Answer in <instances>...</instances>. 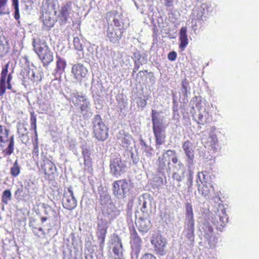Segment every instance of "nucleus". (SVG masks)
I'll return each instance as SVG.
<instances>
[{
    "label": "nucleus",
    "instance_id": "f257e3e1",
    "mask_svg": "<svg viewBox=\"0 0 259 259\" xmlns=\"http://www.w3.org/2000/svg\"><path fill=\"white\" fill-rule=\"evenodd\" d=\"M151 118L156 146L158 147L165 141V128L167 124L164 121V117L160 116L159 113L155 110H152Z\"/></svg>",
    "mask_w": 259,
    "mask_h": 259
},
{
    "label": "nucleus",
    "instance_id": "f03ea898",
    "mask_svg": "<svg viewBox=\"0 0 259 259\" xmlns=\"http://www.w3.org/2000/svg\"><path fill=\"white\" fill-rule=\"evenodd\" d=\"M9 132L6 126L0 125V151L4 156L11 155L14 149V136L9 138Z\"/></svg>",
    "mask_w": 259,
    "mask_h": 259
},
{
    "label": "nucleus",
    "instance_id": "7ed1b4c3",
    "mask_svg": "<svg viewBox=\"0 0 259 259\" xmlns=\"http://www.w3.org/2000/svg\"><path fill=\"white\" fill-rule=\"evenodd\" d=\"M32 46L35 52L42 61L44 66H48L53 60V55L46 43L34 39Z\"/></svg>",
    "mask_w": 259,
    "mask_h": 259
},
{
    "label": "nucleus",
    "instance_id": "20e7f679",
    "mask_svg": "<svg viewBox=\"0 0 259 259\" xmlns=\"http://www.w3.org/2000/svg\"><path fill=\"white\" fill-rule=\"evenodd\" d=\"M93 133L100 141H104L108 137V128L99 115L94 116L92 120Z\"/></svg>",
    "mask_w": 259,
    "mask_h": 259
},
{
    "label": "nucleus",
    "instance_id": "39448f33",
    "mask_svg": "<svg viewBox=\"0 0 259 259\" xmlns=\"http://www.w3.org/2000/svg\"><path fill=\"white\" fill-rule=\"evenodd\" d=\"M131 187L130 180L121 179L113 183V193L118 199L125 198L128 194Z\"/></svg>",
    "mask_w": 259,
    "mask_h": 259
},
{
    "label": "nucleus",
    "instance_id": "423d86ee",
    "mask_svg": "<svg viewBox=\"0 0 259 259\" xmlns=\"http://www.w3.org/2000/svg\"><path fill=\"white\" fill-rule=\"evenodd\" d=\"M110 169L111 174L116 177H120L125 172L126 164L125 161L119 156H113L110 161Z\"/></svg>",
    "mask_w": 259,
    "mask_h": 259
},
{
    "label": "nucleus",
    "instance_id": "0eeeda50",
    "mask_svg": "<svg viewBox=\"0 0 259 259\" xmlns=\"http://www.w3.org/2000/svg\"><path fill=\"white\" fill-rule=\"evenodd\" d=\"M9 63H7L2 68L0 77V96H3L6 92V89L11 90L12 85L11 81L12 79V73H8Z\"/></svg>",
    "mask_w": 259,
    "mask_h": 259
},
{
    "label": "nucleus",
    "instance_id": "6e6552de",
    "mask_svg": "<svg viewBox=\"0 0 259 259\" xmlns=\"http://www.w3.org/2000/svg\"><path fill=\"white\" fill-rule=\"evenodd\" d=\"M200 230L204 237L207 239L209 246L211 248L215 246L217 242V238L213 237V228L209 222L204 220L200 225Z\"/></svg>",
    "mask_w": 259,
    "mask_h": 259
},
{
    "label": "nucleus",
    "instance_id": "1a4fd4ad",
    "mask_svg": "<svg viewBox=\"0 0 259 259\" xmlns=\"http://www.w3.org/2000/svg\"><path fill=\"white\" fill-rule=\"evenodd\" d=\"M130 243L132 259H137L141 249L142 240L135 229L131 232Z\"/></svg>",
    "mask_w": 259,
    "mask_h": 259
},
{
    "label": "nucleus",
    "instance_id": "9d476101",
    "mask_svg": "<svg viewBox=\"0 0 259 259\" xmlns=\"http://www.w3.org/2000/svg\"><path fill=\"white\" fill-rule=\"evenodd\" d=\"M182 148L186 156V166L188 168L194 167L195 156L192 143L189 141H187L183 144Z\"/></svg>",
    "mask_w": 259,
    "mask_h": 259
},
{
    "label": "nucleus",
    "instance_id": "9b49d317",
    "mask_svg": "<svg viewBox=\"0 0 259 259\" xmlns=\"http://www.w3.org/2000/svg\"><path fill=\"white\" fill-rule=\"evenodd\" d=\"M63 207L68 210H72L77 205V201L73 195L71 187H68L67 190L65 189L62 199Z\"/></svg>",
    "mask_w": 259,
    "mask_h": 259
},
{
    "label": "nucleus",
    "instance_id": "f8f14e48",
    "mask_svg": "<svg viewBox=\"0 0 259 259\" xmlns=\"http://www.w3.org/2000/svg\"><path fill=\"white\" fill-rule=\"evenodd\" d=\"M151 243L154 246V251L157 254L163 255L165 254L166 240L161 235L157 234L153 236L151 240Z\"/></svg>",
    "mask_w": 259,
    "mask_h": 259
},
{
    "label": "nucleus",
    "instance_id": "ddd939ff",
    "mask_svg": "<svg viewBox=\"0 0 259 259\" xmlns=\"http://www.w3.org/2000/svg\"><path fill=\"white\" fill-rule=\"evenodd\" d=\"M219 206L222 207L221 212L217 213L212 217V223L216 226L217 229L221 230L226 225L228 222V217L225 213V210L223 208V206L221 203H219Z\"/></svg>",
    "mask_w": 259,
    "mask_h": 259
},
{
    "label": "nucleus",
    "instance_id": "4468645a",
    "mask_svg": "<svg viewBox=\"0 0 259 259\" xmlns=\"http://www.w3.org/2000/svg\"><path fill=\"white\" fill-rule=\"evenodd\" d=\"M184 229L195 231V221L192 205L187 202L185 203V219Z\"/></svg>",
    "mask_w": 259,
    "mask_h": 259
},
{
    "label": "nucleus",
    "instance_id": "2eb2a0df",
    "mask_svg": "<svg viewBox=\"0 0 259 259\" xmlns=\"http://www.w3.org/2000/svg\"><path fill=\"white\" fill-rule=\"evenodd\" d=\"M71 73L77 81L81 82L85 78L88 73V69L81 63L73 64L71 68Z\"/></svg>",
    "mask_w": 259,
    "mask_h": 259
},
{
    "label": "nucleus",
    "instance_id": "dca6fc26",
    "mask_svg": "<svg viewBox=\"0 0 259 259\" xmlns=\"http://www.w3.org/2000/svg\"><path fill=\"white\" fill-rule=\"evenodd\" d=\"M171 150H167L161 157H159L157 160V170L159 172L164 174L165 171L169 172L170 168L169 165L170 164L169 160L166 159V156H169L173 153Z\"/></svg>",
    "mask_w": 259,
    "mask_h": 259
},
{
    "label": "nucleus",
    "instance_id": "f3484780",
    "mask_svg": "<svg viewBox=\"0 0 259 259\" xmlns=\"http://www.w3.org/2000/svg\"><path fill=\"white\" fill-rule=\"evenodd\" d=\"M107 228V222L106 220L102 219L98 220L97 223V236L99 242V246L101 249H103L104 247Z\"/></svg>",
    "mask_w": 259,
    "mask_h": 259
},
{
    "label": "nucleus",
    "instance_id": "a211bd4d",
    "mask_svg": "<svg viewBox=\"0 0 259 259\" xmlns=\"http://www.w3.org/2000/svg\"><path fill=\"white\" fill-rule=\"evenodd\" d=\"M59 16L63 23H66L73 15L72 3L70 2L62 5L59 11Z\"/></svg>",
    "mask_w": 259,
    "mask_h": 259
},
{
    "label": "nucleus",
    "instance_id": "6ab92c4d",
    "mask_svg": "<svg viewBox=\"0 0 259 259\" xmlns=\"http://www.w3.org/2000/svg\"><path fill=\"white\" fill-rule=\"evenodd\" d=\"M20 74L22 77V84L24 85H29L30 83H33L36 80L35 72L29 67L22 70Z\"/></svg>",
    "mask_w": 259,
    "mask_h": 259
},
{
    "label": "nucleus",
    "instance_id": "aec40b11",
    "mask_svg": "<svg viewBox=\"0 0 259 259\" xmlns=\"http://www.w3.org/2000/svg\"><path fill=\"white\" fill-rule=\"evenodd\" d=\"M123 33V30L120 28L114 29L108 27L107 30V37L109 41L113 44H118Z\"/></svg>",
    "mask_w": 259,
    "mask_h": 259
},
{
    "label": "nucleus",
    "instance_id": "412c9836",
    "mask_svg": "<svg viewBox=\"0 0 259 259\" xmlns=\"http://www.w3.org/2000/svg\"><path fill=\"white\" fill-rule=\"evenodd\" d=\"M207 5L205 3H203L199 6L195 7L192 10L190 17L197 19L198 22L201 21L203 17H205L207 12Z\"/></svg>",
    "mask_w": 259,
    "mask_h": 259
},
{
    "label": "nucleus",
    "instance_id": "4be33fe9",
    "mask_svg": "<svg viewBox=\"0 0 259 259\" xmlns=\"http://www.w3.org/2000/svg\"><path fill=\"white\" fill-rule=\"evenodd\" d=\"M138 230L142 233H147L151 228L152 225L149 216L141 217L136 221Z\"/></svg>",
    "mask_w": 259,
    "mask_h": 259
},
{
    "label": "nucleus",
    "instance_id": "5701e85b",
    "mask_svg": "<svg viewBox=\"0 0 259 259\" xmlns=\"http://www.w3.org/2000/svg\"><path fill=\"white\" fill-rule=\"evenodd\" d=\"M139 204L141 205L140 210L145 216H149L151 207V199L148 195H143L139 198Z\"/></svg>",
    "mask_w": 259,
    "mask_h": 259
},
{
    "label": "nucleus",
    "instance_id": "b1692460",
    "mask_svg": "<svg viewBox=\"0 0 259 259\" xmlns=\"http://www.w3.org/2000/svg\"><path fill=\"white\" fill-rule=\"evenodd\" d=\"M82 155L84 160V164L85 167L90 168L92 165V160L91 157L92 151L90 146L86 143L81 146Z\"/></svg>",
    "mask_w": 259,
    "mask_h": 259
},
{
    "label": "nucleus",
    "instance_id": "393cba45",
    "mask_svg": "<svg viewBox=\"0 0 259 259\" xmlns=\"http://www.w3.org/2000/svg\"><path fill=\"white\" fill-rule=\"evenodd\" d=\"M8 0H0V15L5 14L4 10L7 5ZM12 6H13L15 13L14 17L16 20H19L20 18L19 9V2L18 0H12Z\"/></svg>",
    "mask_w": 259,
    "mask_h": 259
},
{
    "label": "nucleus",
    "instance_id": "a878e982",
    "mask_svg": "<svg viewBox=\"0 0 259 259\" xmlns=\"http://www.w3.org/2000/svg\"><path fill=\"white\" fill-rule=\"evenodd\" d=\"M111 243L114 254L120 257L123 251L122 245L120 238L118 236H113L111 239Z\"/></svg>",
    "mask_w": 259,
    "mask_h": 259
},
{
    "label": "nucleus",
    "instance_id": "bb28decb",
    "mask_svg": "<svg viewBox=\"0 0 259 259\" xmlns=\"http://www.w3.org/2000/svg\"><path fill=\"white\" fill-rule=\"evenodd\" d=\"M118 143L122 146V147L128 148L131 144L133 141V138L128 134L122 133L119 132L117 136Z\"/></svg>",
    "mask_w": 259,
    "mask_h": 259
},
{
    "label": "nucleus",
    "instance_id": "cd10ccee",
    "mask_svg": "<svg viewBox=\"0 0 259 259\" xmlns=\"http://www.w3.org/2000/svg\"><path fill=\"white\" fill-rule=\"evenodd\" d=\"M45 175L50 176L56 171V167L55 164L50 160L46 159L44 160V164L41 166Z\"/></svg>",
    "mask_w": 259,
    "mask_h": 259
},
{
    "label": "nucleus",
    "instance_id": "c85d7f7f",
    "mask_svg": "<svg viewBox=\"0 0 259 259\" xmlns=\"http://www.w3.org/2000/svg\"><path fill=\"white\" fill-rule=\"evenodd\" d=\"M57 58L56 68L53 73V74L55 76H57L58 74H61L64 71L66 66V62L65 59L58 56Z\"/></svg>",
    "mask_w": 259,
    "mask_h": 259
},
{
    "label": "nucleus",
    "instance_id": "c756f323",
    "mask_svg": "<svg viewBox=\"0 0 259 259\" xmlns=\"http://www.w3.org/2000/svg\"><path fill=\"white\" fill-rule=\"evenodd\" d=\"M200 185H198V191L200 194L202 195L206 199H208L210 198L212 194L214 192V188L211 185L209 186L206 184H203L202 187L200 189Z\"/></svg>",
    "mask_w": 259,
    "mask_h": 259
},
{
    "label": "nucleus",
    "instance_id": "7c9ffc66",
    "mask_svg": "<svg viewBox=\"0 0 259 259\" xmlns=\"http://www.w3.org/2000/svg\"><path fill=\"white\" fill-rule=\"evenodd\" d=\"M106 213L107 217L112 220L119 215L120 210L115 205L110 204L107 208Z\"/></svg>",
    "mask_w": 259,
    "mask_h": 259
},
{
    "label": "nucleus",
    "instance_id": "2f4dec72",
    "mask_svg": "<svg viewBox=\"0 0 259 259\" xmlns=\"http://www.w3.org/2000/svg\"><path fill=\"white\" fill-rule=\"evenodd\" d=\"M180 40L181 41L180 48L182 49H185L188 44V39L187 35V28L186 27H182L180 29Z\"/></svg>",
    "mask_w": 259,
    "mask_h": 259
},
{
    "label": "nucleus",
    "instance_id": "473e14b6",
    "mask_svg": "<svg viewBox=\"0 0 259 259\" xmlns=\"http://www.w3.org/2000/svg\"><path fill=\"white\" fill-rule=\"evenodd\" d=\"M70 99L72 102L76 105L87 100L85 96L80 95L78 92L75 91L71 92Z\"/></svg>",
    "mask_w": 259,
    "mask_h": 259
},
{
    "label": "nucleus",
    "instance_id": "72a5a7b5",
    "mask_svg": "<svg viewBox=\"0 0 259 259\" xmlns=\"http://www.w3.org/2000/svg\"><path fill=\"white\" fill-rule=\"evenodd\" d=\"M119 16L117 15V13L116 11H113L108 12L107 14L106 19L107 20L108 22L109 21L111 22L112 19V21L114 23V24L116 27H119L121 25V22L119 21L118 17Z\"/></svg>",
    "mask_w": 259,
    "mask_h": 259
},
{
    "label": "nucleus",
    "instance_id": "f704fd0d",
    "mask_svg": "<svg viewBox=\"0 0 259 259\" xmlns=\"http://www.w3.org/2000/svg\"><path fill=\"white\" fill-rule=\"evenodd\" d=\"M9 52V47L4 36H0V56H4Z\"/></svg>",
    "mask_w": 259,
    "mask_h": 259
},
{
    "label": "nucleus",
    "instance_id": "c9c22d12",
    "mask_svg": "<svg viewBox=\"0 0 259 259\" xmlns=\"http://www.w3.org/2000/svg\"><path fill=\"white\" fill-rule=\"evenodd\" d=\"M42 20L44 24L48 27H52L55 24V20L49 14L46 13L42 14Z\"/></svg>",
    "mask_w": 259,
    "mask_h": 259
},
{
    "label": "nucleus",
    "instance_id": "e433bc0d",
    "mask_svg": "<svg viewBox=\"0 0 259 259\" xmlns=\"http://www.w3.org/2000/svg\"><path fill=\"white\" fill-rule=\"evenodd\" d=\"M133 59L134 60L135 64L138 65H142L146 62V59L141 56L139 51H136L133 54Z\"/></svg>",
    "mask_w": 259,
    "mask_h": 259
},
{
    "label": "nucleus",
    "instance_id": "4c0bfd02",
    "mask_svg": "<svg viewBox=\"0 0 259 259\" xmlns=\"http://www.w3.org/2000/svg\"><path fill=\"white\" fill-rule=\"evenodd\" d=\"M190 87L189 82L186 80L182 81L181 93L184 98H187L188 94L189 92Z\"/></svg>",
    "mask_w": 259,
    "mask_h": 259
},
{
    "label": "nucleus",
    "instance_id": "58836bf2",
    "mask_svg": "<svg viewBox=\"0 0 259 259\" xmlns=\"http://www.w3.org/2000/svg\"><path fill=\"white\" fill-rule=\"evenodd\" d=\"M183 235L187 238L188 240L190 241L191 244H192L194 242V231L191 230L184 229Z\"/></svg>",
    "mask_w": 259,
    "mask_h": 259
},
{
    "label": "nucleus",
    "instance_id": "ea45409f",
    "mask_svg": "<svg viewBox=\"0 0 259 259\" xmlns=\"http://www.w3.org/2000/svg\"><path fill=\"white\" fill-rule=\"evenodd\" d=\"M185 170L175 171L173 172L172 178L179 183L182 181L185 177Z\"/></svg>",
    "mask_w": 259,
    "mask_h": 259
},
{
    "label": "nucleus",
    "instance_id": "a19ab883",
    "mask_svg": "<svg viewBox=\"0 0 259 259\" xmlns=\"http://www.w3.org/2000/svg\"><path fill=\"white\" fill-rule=\"evenodd\" d=\"M20 172V167L19 165L18 160H16L13 165L11 168L10 172L12 176L16 177L18 176Z\"/></svg>",
    "mask_w": 259,
    "mask_h": 259
},
{
    "label": "nucleus",
    "instance_id": "79ce46f5",
    "mask_svg": "<svg viewBox=\"0 0 259 259\" xmlns=\"http://www.w3.org/2000/svg\"><path fill=\"white\" fill-rule=\"evenodd\" d=\"M81 113L83 116H85L87 112H88L90 110V104L89 101L87 100L81 105L80 107Z\"/></svg>",
    "mask_w": 259,
    "mask_h": 259
},
{
    "label": "nucleus",
    "instance_id": "37998d69",
    "mask_svg": "<svg viewBox=\"0 0 259 259\" xmlns=\"http://www.w3.org/2000/svg\"><path fill=\"white\" fill-rule=\"evenodd\" d=\"M11 192L9 189L5 190L3 193V195L2 197V202L7 204L8 201L11 199Z\"/></svg>",
    "mask_w": 259,
    "mask_h": 259
},
{
    "label": "nucleus",
    "instance_id": "c03bdc74",
    "mask_svg": "<svg viewBox=\"0 0 259 259\" xmlns=\"http://www.w3.org/2000/svg\"><path fill=\"white\" fill-rule=\"evenodd\" d=\"M194 167L188 168L189 174L187 175V185L188 186V188H190L193 185V178L194 172L193 171Z\"/></svg>",
    "mask_w": 259,
    "mask_h": 259
},
{
    "label": "nucleus",
    "instance_id": "a18cd8bd",
    "mask_svg": "<svg viewBox=\"0 0 259 259\" xmlns=\"http://www.w3.org/2000/svg\"><path fill=\"white\" fill-rule=\"evenodd\" d=\"M73 45L74 49L78 51L83 50V45L80 40L78 37H74L73 39Z\"/></svg>",
    "mask_w": 259,
    "mask_h": 259
},
{
    "label": "nucleus",
    "instance_id": "49530a36",
    "mask_svg": "<svg viewBox=\"0 0 259 259\" xmlns=\"http://www.w3.org/2000/svg\"><path fill=\"white\" fill-rule=\"evenodd\" d=\"M101 204L102 205H105L110 202V196L109 195L105 194L101 195L100 196Z\"/></svg>",
    "mask_w": 259,
    "mask_h": 259
},
{
    "label": "nucleus",
    "instance_id": "de8ad7c7",
    "mask_svg": "<svg viewBox=\"0 0 259 259\" xmlns=\"http://www.w3.org/2000/svg\"><path fill=\"white\" fill-rule=\"evenodd\" d=\"M30 124L32 128H33L36 134V118L34 113H31Z\"/></svg>",
    "mask_w": 259,
    "mask_h": 259
},
{
    "label": "nucleus",
    "instance_id": "09e8293b",
    "mask_svg": "<svg viewBox=\"0 0 259 259\" xmlns=\"http://www.w3.org/2000/svg\"><path fill=\"white\" fill-rule=\"evenodd\" d=\"M138 107L141 108H144L147 105L146 99L144 98L140 97L137 99L136 101Z\"/></svg>",
    "mask_w": 259,
    "mask_h": 259
},
{
    "label": "nucleus",
    "instance_id": "8fccbe9b",
    "mask_svg": "<svg viewBox=\"0 0 259 259\" xmlns=\"http://www.w3.org/2000/svg\"><path fill=\"white\" fill-rule=\"evenodd\" d=\"M191 20L190 22V24H191L190 27L192 28L193 30L195 32V31L197 29V19H192L190 17V20Z\"/></svg>",
    "mask_w": 259,
    "mask_h": 259
},
{
    "label": "nucleus",
    "instance_id": "3c124183",
    "mask_svg": "<svg viewBox=\"0 0 259 259\" xmlns=\"http://www.w3.org/2000/svg\"><path fill=\"white\" fill-rule=\"evenodd\" d=\"M173 170L174 171L185 170L184 168V164L181 161L179 162V163H177L175 166H174Z\"/></svg>",
    "mask_w": 259,
    "mask_h": 259
},
{
    "label": "nucleus",
    "instance_id": "603ef678",
    "mask_svg": "<svg viewBox=\"0 0 259 259\" xmlns=\"http://www.w3.org/2000/svg\"><path fill=\"white\" fill-rule=\"evenodd\" d=\"M205 172L206 171L201 172H199L197 175L198 178L199 179L202 184L203 183H206L207 179L206 178V175L205 174Z\"/></svg>",
    "mask_w": 259,
    "mask_h": 259
},
{
    "label": "nucleus",
    "instance_id": "864d4df0",
    "mask_svg": "<svg viewBox=\"0 0 259 259\" xmlns=\"http://www.w3.org/2000/svg\"><path fill=\"white\" fill-rule=\"evenodd\" d=\"M177 56V53L175 52H171L168 54V59L170 61H175Z\"/></svg>",
    "mask_w": 259,
    "mask_h": 259
},
{
    "label": "nucleus",
    "instance_id": "5fc2aeb1",
    "mask_svg": "<svg viewBox=\"0 0 259 259\" xmlns=\"http://www.w3.org/2000/svg\"><path fill=\"white\" fill-rule=\"evenodd\" d=\"M33 156H37L38 155V145L37 142L34 144V147L32 151Z\"/></svg>",
    "mask_w": 259,
    "mask_h": 259
},
{
    "label": "nucleus",
    "instance_id": "6e6d98bb",
    "mask_svg": "<svg viewBox=\"0 0 259 259\" xmlns=\"http://www.w3.org/2000/svg\"><path fill=\"white\" fill-rule=\"evenodd\" d=\"M141 259H157L156 257L151 253L145 254Z\"/></svg>",
    "mask_w": 259,
    "mask_h": 259
},
{
    "label": "nucleus",
    "instance_id": "4d7b16f0",
    "mask_svg": "<svg viewBox=\"0 0 259 259\" xmlns=\"http://www.w3.org/2000/svg\"><path fill=\"white\" fill-rule=\"evenodd\" d=\"M23 190L22 189L18 188L15 192V197L16 198L18 199L22 195V193Z\"/></svg>",
    "mask_w": 259,
    "mask_h": 259
},
{
    "label": "nucleus",
    "instance_id": "13d9d810",
    "mask_svg": "<svg viewBox=\"0 0 259 259\" xmlns=\"http://www.w3.org/2000/svg\"><path fill=\"white\" fill-rule=\"evenodd\" d=\"M85 259H96V258L94 256V253H91V252H89L88 253H85Z\"/></svg>",
    "mask_w": 259,
    "mask_h": 259
},
{
    "label": "nucleus",
    "instance_id": "bf43d9fd",
    "mask_svg": "<svg viewBox=\"0 0 259 259\" xmlns=\"http://www.w3.org/2000/svg\"><path fill=\"white\" fill-rule=\"evenodd\" d=\"M203 116L202 114H199L197 122L198 124H204V121L203 120Z\"/></svg>",
    "mask_w": 259,
    "mask_h": 259
},
{
    "label": "nucleus",
    "instance_id": "052dcab7",
    "mask_svg": "<svg viewBox=\"0 0 259 259\" xmlns=\"http://www.w3.org/2000/svg\"><path fill=\"white\" fill-rule=\"evenodd\" d=\"M175 0H165V5L167 7H171L173 5Z\"/></svg>",
    "mask_w": 259,
    "mask_h": 259
},
{
    "label": "nucleus",
    "instance_id": "680f3d73",
    "mask_svg": "<svg viewBox=\"0 0 259 259\" xmlns=\"http://www.w3.org/2000/svg\"><path fill=\"white\" fill-rule=\"evenodd\" d=\"M171 161L174 164H176L177 163H179V162H180L181 161L179 160L178 158L176 156H175L171 158Z\"/></svg>",
    "mask_w": 259,
    "mask_h": 259
},
{
    "label": "nucleus",
    "instance_id": "e2e57ef3",
    "mask_svg": "<svg viewBox=\"0 0 259 259\" xmlns=\"http://www.w3.org/2000/svg\"><path fill=\"white\" fill-rule=\"evenodd\" d=\"M211 139H212L213 144H215L217 141V139L215 136L212 135L210 136Z\"/></svg>",
    "mask_w": 259,
    "mask_h": 259
},
{
    "label": "nucleus",
    "instance_id": "0e129e2a",
    "mask_svg": "<svg viewBox=\"0 0 259 259\" xmlns=\"http://www.w3.org/2000/svg\"><path fill=\"white\" fill-rule=\"evenodd\" d=\"M45 213L46 214H48V211H54V210L52 209V208L51 207H45Z\"/></svg>",
    "mask_w": 259,
    "mask_h": 259
},
{
    "label": "nucleus",
    "instance_id": "69168bd1",
    "mask_svg": "<svg viewBox=\"0 0 259 259\" xmlns=\"http://www.w3.org/2000/svg\"><path fill=\"white\" fill-rule=\"evenodd\" d=\"M141 65H138L137 66V64H135V66H134V69H133V71L136 72L137 71H138V70L139 69L140 66Z\"/></svg>",
    "mask_w": 259,
    "mask_h": 259
},
{
    "label": "nucleus",
    "instance_id": "338daca9",
    "mask_svg": "<svg viewBox=\"0 0 259 259\" xmlns=\"http://www.w3.org/2000/svg\"><path fill=\"white\" fill-rule=\"evenodd\" d=\"M37 230L41 232V234L42 235H44L45 234V231H44V230H43V229L42 228H39L37 229Z\"/></svg>",
    "mask_w": 259,
    "mask_h": 259
},
{
    "label": "nucleus",
    "instance_id": "774afa93",
    "mask_svg": "<svg viewBox=\"0 0 259 259\" xmlns=\"http://www.w3.org/2000/svg\"><path fill=\"white\" fill-rule=\"evenodd\" d=\"M47 220H48V218L47 217H41V221L42 223L45 222Z\"/></svg>",
    "mask_w": 259,
    "mask_h": 259
}]
</instances>
